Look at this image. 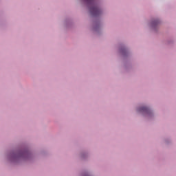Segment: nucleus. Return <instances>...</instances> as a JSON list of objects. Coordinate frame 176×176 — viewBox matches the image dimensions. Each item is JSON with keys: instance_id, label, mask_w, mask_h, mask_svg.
<instances>
[{"instance_id": "nucleus-3", "label": "nucleus", "mask_w": 176, "mask_h": 176, "mask_svg": "<svg viewBox=\"0 0 176 176\" xmlns=\"http://www.w3.org/2000/svg\"><path fill=\"white\" fill-rule=\"evenodd\" d=\"M155 24H157V21H154V22L153 23V25H155Z\"/></svg>"}, {"instance_id": "nucleus-1", "label": "nucleus", "mask_w": 176, "mask_h": 176, "mask_svg": "<svg viewBox=\"0 0 176 176\" xmlns=\"http://www.w3.org/2000/svg\"><path fill=\"white\" fill-rule=\"evenodd\" d=\"M84 1L87 2L88 5H89V6H91L89 8V12H90V14L94 17L100 16V14H101V10L98 7L96 6V3H95L96 0H84Z\"/></svg>"}, {"instance_id": "nucleus-2", "label": "nucleus", "mask_w": 176, "mask_h": 176, "mask_svg": "<svg viewBox=\"0 0 176 176\" xmlns=\"http://www.w3.org/2000/svg\"><path fill=\"white\" fill-rule=\"evenodd\" d=\"M139 112H145L146 113H149V109L148 107H140L139 109Z\"/></svg>"}]
</instances>
